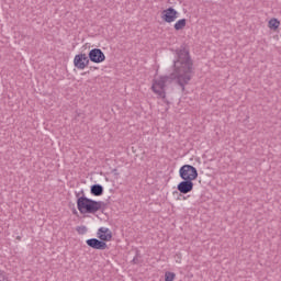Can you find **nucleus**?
I'll list each match as a JSON object with an SVG mask.
<instances>
[{
    "instance_id": "6",
    "label": "nucleus",
    "mask_w": 281,
    "mask_h": 281,
    "mask_svg": "<svg viewBox=\"0 0 281 281\" xmlns=\"http://www.w3.org/2000/svg\"><path fill=\"white\" fill-rule=\"evenodd\" d=\"M89 59L91 63H104L106 60V56L102 52V49L93 48L89 53Z\"/></svg>"
},
{
    "instance_id": "10",
    "label": "nucleus",
    "mask_w": 281,
    "mask_h": 281,
    "mask_svg": "<svg viewBox=\"0 0 281 281\" xmlns=\"http://www.w3.org/2000/svg\"><path fill=\"white\" fill-rule=\"evenodd\" d=\"M268 27L269 30H272V32H278L280 29V21L276 18L270 19L268 22Z\"/></svg>"
},
{
    "instance_id": "15",
    "label": "nucleus",
    "mask_w": 281,
    "mask_h": 281,
    "mask_svg": "<svg viewBox=\"0 0 281 281\" xmlns=\"http://www.w3.org/2000/svg\"><path fill=\"white\" fill-rule=\"evenodd\" d=\"M0 281H2V280L0 279Z\"/></svg>"
},
{
    "instance_id": "3",
    "label": "nucleus",
    "mask_w": 281,
    "mask_h": 281,
    "mask_svg": "<svg viewBox=\"0 0 281 281\" xmlns=\"http://www.w3.org/2000/svg\"><path fill=\"white\" fill-rule=\"evenodd\" d=\"M179 175L183 181H196L199 171L192 165H184L180 168Z\"/></svg>"
},
{
    "instance_id": "1",
    "label": "nucleus",
    "mask_w": 281,
    "mask_h": 281,
    "mask_svg": "<svg viewBox=\"0 0 281 281\" xmlns=\"http://www.w3.org/2000/svg\"><path fill=\"white\" fill-rule=\"evenodd\" d=\"M194 76V61L190 58V53L186 49L177 52V59L173 61V71L169 76L156 77L151 83V91L158 97L165 100L166 98V85L170 82V78L176 80L177 85L186 91V86L190 85Z\"/></svg>"
},
{
    "instance_id": "12",
    "label": "nucleus",
    "mask_w": 281,
    "mask_h": 281,
    "mask_svg": "<svg viewBox=\"0 0 281 281\" xmlns=\"http://www.w3.org/2000/svg\"><path fill=\"white\" fill-rule=\"evenodd\" d=\"M187 23H188V21L186 19L179 20L175 24V30H177L178 32H179V30H183L186 27Z\"/></svg>"
},
{
    "instance_id": "7",
    "label": "nucleus",
    "mask_w": 281,
    "mask_h": 281,
    "mask_svg": "<svg viewBox=\"0 0 281 281\" xmlns=\"http://www.w3.org/2000/svg\"><path fill=\"white\" fill-rule=\"evenodd\" d=\"M178 190L181 194H188L194 190V182L190 180H183L178 184Z\"/></svg>"
},
{
    "instance_id": "8",
    "label": "nucleus",
    "mask_w": 281,
    "mask_h": 281,
    "mask_svg": "<svg viewBox=\"0 0 281 281\" xmlns=\"http://www.w3.org/2000/svg\"><path fill=\"white\" fill-rule=\"evenodd\" d=\"M98 238L102 240V243H109V240L113 238V234L111 233V229L101 227L98 231Z\"/></svg>"
},
{
    "instance_id": "2",
    "label": "nucleus",
    "mask_w": 281,
    "mask_h": 281,
    "mask_svg": "<svg viewBox=\"0 0 281 281\" xmlns=\"http://www.w3.org/2000/svg\"><path fill=\"white\" fill-rule=\"evenodd\" d=\"M104 206V202L101 201H93L87 196H80L77 200V209L80 214H95L100 212Z\"/></svg>"
},
{
    "instance_id": "11",
    "label": "nucleus",
    "mask_w": 281,
    "mask_h": 281,
    "mask_svg": "<svg viewBox=\"0 0 281 281\" xmlns=\"http://www.w3.org/2000/svg\"><path fill=\"white\" fill-rule=\"evenodd\" d=\"M104 188H102L100 184H94L91 187V194H93V196H102Z\"/></svg>"
},
{
    "instance_id": "14",
    "label": "nucleus",
    "mask_w": 281,
    "mask_h": 281,
    "mask_svg": "<svg viewBox=\"0 0 281 281\" xmlns=\"http://www.w3.org/2000/svg\"><path fill=\"white\" fill-rule=\"evenodd\" d=\"M179 260H181V255H178Z\"/></svg>"
},
{
    "instance_id": "13",
    "label": "nucleus",
    "mask_w": 281,
    "mask_h": 281,
    "mask_svg": "<svg viewBox=\"0 0 281 281\" xmlns=\"http://www.w3.org/2000/svg\"><path fill=\"white\" fill-rule=\"evenodd\" d=\"M175 278H177V274H175V272L165 273V281H175Z\"/></svg>"
},
{
    "instance_id": "4",
    "label": "nucleus",
    "mask_w": 281,
    "mask_h": 281,
    "mask_svg": "<svg viewBox=\"0 0 281 281\" xmlns=\"http://www.w3.org/2000/svg\"><path fill=\"white\" fill-rule=\"evenodd\" d=\"M160 16L166 23H175V21L179 19V12H177V10L173 8H168L161 11Z\"/></svg>"
},
{
    "instance_id": "5",
    "label": "nucleus",
    "mask_w": 281,
    "mask_h": 281,
    "mask_svg": "<svg viewBox=\"0 0 281 281\" xmlns=\"http://www.w3.org/2000/svg\"><path fill=\"white\" fill-rule=\"evenodd\" d=\"M74 65L77 69H86V67H89V56L87 54L76 55Z\"/></svg>"
},
{
    "instance_id": "9",
    "label": "nucleus",
    "mask_w": 281,
    "mask_h": 281,
    "mask_svg": "<svg viewBox=\"0 0 281 281\" xmlns=\"http://www.w3.org/2000/svg\"><path fill=\"white\" fill-rule=\"evenodd\" d=\"M88 247H91L92 249H109V246L106 245V243L101 241L97 238H92V239H88L87 241Z\"/></svg>"
}]
</instances>
